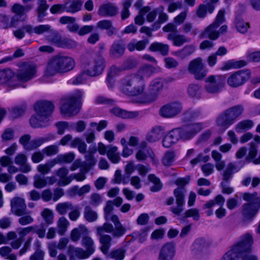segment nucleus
I'll return each instance as SVG.
<instances>
[{"mask_svg": "<svg viewBox=\"0 0 260 260\" xmlns=\"http://www.w3.org/2000/svg\"><path fill=\"white\" fill-rule=\"evenodd\" d=\"M81 64L85 69L73 81L74 85H79L86 81V76L96 77L102 74L106 63L104 57L101 54L89 51L81 57Z\"/></svg>", "mask_w": 260, "mask_h": 260, "instance_id": "1", "label": "nucleus"}, {"mask_svg": "<svg viewBox=\"0 0 260 260\" xmlns=\"http://www.w3.org/2000/svg\"><path fill=\"white\" fill-rule=\"evenodd\" d=\"M37 114L29 119L30 125L34 128L44 127L48 125L49 121V102L39 101L34 105Z\"/></svg>", "mask_w": 260, "mask_h": 260, "instance_id": "2", "label": "nucleus"}, {"mask_svg": "<svg viewBox=\"0 0 260 260\" xmlns=\"http://www.w3.org/2000/svg\"><path fill=\"white\" fill-rule=\"evenodd\" d=\"M121 90L125 94L130 96H136L142 93L145 89V84L144 80L136 74L125 76L121 81Z\"/></svg>", "mask_w": 260, "mask_h": 260, "instance_id": "3", "label": "nucleus"}, {"mask_svg": "<svg viewBox=\"0 0 260 260\" xmlns=\"http://www.w3.org/2000/svg\"><path fill=\"white\" fill-rule=\"evenodd\" d=\"M83 93L80 91H77L74 95L65 98L60 108L61 114L63 117H71L78 114L82 105L81 98Z\"/></svg>", "mask_w": 260, "mask_h": 260, "instance_id": "4", "label": "nucleus"}, {"mask_svg": "<svg viewBox=\"0 0 260 260\" xmlns=\"http://www.w3.org/2000/svg\"><path fill=\"white\" fill-rule=\"evenodd\" d=\"M247 203L242 206V214L246 220H252L260 208V197L257 193H244L242 196Z\"/></svg>", "mask_w": 260, "mask_h": 260, "instance_id": "5", "label": "nucleus"}, {"mask_svg": "<svg viewBox=\"0 0 260 260\" xmlns=\"http://www.w3.org/2000/svg\"><path fill=\"white\" fill-rule=\"evenodd\" d=\"M75 66L74 60L70 57L56 55L50 60V75L64 73L72 70Z\"/></svg>", "mask_w": 260, "mask_h": 260, "instance_id": "6", "label": "nucleus"}, {"mask_svg": "<svg viewBox=\"0 0 260 260\" xmlns=\"http://www.w3.org/2000/svg\"><path fill=\"white\" fill-rule=\"evenodd\" d=\"M253 243L252 235L249 233L245 234L241 237L240 241L223 256L221 260H237L243 251L249 249Z\"/></svg>", "mask_w": 260, "mask_h": 260, "instance_id": "7", "label": "nucleus"}, {"mask_svg": "<svg viewBox=\"0 0 260 260\" xmlns=\"http://www.w3.org/2000/svg\"><path fill=\"white\" fill-rule=\"evenodd\" d=\"M203 128L200 123H194L184 125L181 127L174 128L179 140L183 141L193 138Z\"/></svg>", "mask_w": 260, "mask_h": 260, "instance_id": "8", "label": "nucleus"}, {"mask_svg": "<svg viewBox=\"0 0 260 260\" xmlns=\"http://www.w3.org/2000/svg\"><path fill=\"white\" fill-rule=\"evenodd\" d=\"M187 70L197 80H203L207 76L208 72V70L206 69V65L201 57L191 60L188 64Z\"/></svg>", "mask_w": 260, "mask_h": 260, "instance_id": "9", "label": "nucleus"}, {"mask_svg": "<svg viewBox=\"0 0 260 260\" xmlns=\"http://www.w3.org/2000/svg\"><path fill=\"white\" fill-rule=\"evenodd\" d=\"M224 80L225 78L221 76H210L205 80L204 89L209 93H217L223 87Z\"/></svg>", "mask_w": 260, "mask_h": 260, "instance_id": "10", "label": "nucleus"}, {"mask_svg": "<svg viewBox=\"0 0 260 260\" xmlns=\"http://www.w3.org/2000/svg\"><path fill=\"white\" fill-rule=\"evenodd\" d=\"M37 68L35 64L30 63H24L17 70L16 78L17 80L25 83L31 80L36 76Z\"/></svg>", "mask_w": 260, "mask_h": 260, "instance_id": "11", "label": "nucleus"}, {"mask_svg": "<svg viewBox=\"0 0 260 260\" xmlns=\"http://www.w3.org/2000/svg\"><path fill=\"white\" fill-rule=\"evenodd\" d=\"M163 87L164 84L160 79H156L152 81L149 85L148 92L143 95V102L148 103L155 101Z\"/></svg>", "mask_w": 260, "mask_h": 260, "instance_id": "12", "label": "nucleus"}, {"mask_svg": "<svg viewBox=\"0 0 260 260\" xmlns=\"http://www.w3.org/2000/svg\"><path fill=\"white\" fill-rule=\"evenodd\" d=\"M249 70H240L232 74L227 80L228 85L233 88L242 85L250 77Z\"/></svg>", "mask_w": 260, "mask_h": 260, "instance_id": "13", "label": "nucleus"}, {"mask_svg": "<svg viewBox=\"0 0 260 260\" xmlns=\"http://www.w3.org/2000/svg\"><path fill=\"white\" fill-rule=\"evenodd\" d=\"M186 192V189L185 187H177L174 189V195L176 198L177 206L171 208V211L174 214L179 215L183 211Z\"/></svg>", "mask_w": 260, "mask_h": 260, "instance_id": "14", "label": "nucleus"}, {"mask_svg": "<svg viewBox=\"0 0 260 260\" xmlns=\"http://www.w3.org/2000/svg\"><path fill=\"white\" fill-rule=\"evenodd\" d=\"M182 110V106L179 102H173L162 106L160 110V115L165 118H172L179 114Z\"/></svg>", "mask_w": 260, "mask_h": 260, "instance_id": "15", "label": "nucleus"}, {"mask_svg": "<svg viewBox=\"0 0 260 260\" xmlns=\"http://www.w3.org/2000/svg\"><path fill=\"white\" fill-rule=\"evenodd\" d=\"M11 210L17 216H22L29 213L26 211V205L23 199L15 197L11 202Z\"/></svg>", "mask_w": 260, "mask_h": 260, "instance_id": "16", "label": "nucleus"}, {"mask_svg": "<svg viewBox=\"0 0 260 260\" xmlns=\"http://www.w3.org/2000/svg\"><path fill=\"white\" fill-rule=\"evenodd\" d=\"M15 73L10 69L0 70V85L5 83L12 88H16L19 86L17 82H14Z\"/></svg>", "mask_w": 260, "mask_h": 260, "instance_id": "17", "label": "nucleus"}, {"mask_svg": "<svg viewBox=\"0 0 260 260\" xmlns=\"http://www.w3.org/2000/svg\"><path fill=\"white\" fill-rule=\"evenodd\" d=\"M175 253V244L172 242L167 243L161 248L158 260H173Z\"/></svg>", "mask_w": 260, "mask_h": 260, "instance_id": "18", "label": "nucleus"}, {"mask_svg": "<svg viewBox=\"0 0 260 260\" xmlns=\"http://www.w3.org/2000/svg\"><path fill=\"white\" fill-rule=\"evenodd\" d=\"M209 244L203 238H199L194 240L191 246V252L194 255H200L209 247Z\"/></svg>", "mask_w": 260, "mask_h": 260, "instance_id": "19", "label": "nucleus"}, {"mask_svg": "<svg viewBox=\"0 0 260 260\" xmlns=\"http://www.w3.org/2000/svg\"><path fill=\"white\" fill-rule=\"evenodd\" d=\"M244 111V107L243 105H237L226 109L224 110V112L233 123H234L237 119L242 115Z\"/></svg>", "mask_w": 260, "mask_h": 260, "instance_id": "20", "label": "nucleus"}, {"mask_svg": "<svg viewBox=\"0 0 260 260\" xmlns=\"http://www.w3.org/2000/svg\"><path fill=\"white\" fill-rule=\"evenodd\" d=\"M125 45L120 42H114L109 50V56L112 58H119L123 55Z\"/></svg>", "mask_w": 260, "mask_h": 260, "instance_id": "21", "label": "nucleus"}, {"mask_svg": "<svg viewBox=\"0 0 260 260\" xmlns=\"http://www.w3.org/2000/svg\"><path fill=\"white\" fill-rule=\"evenodd\" d=\"M27 158L23 153L18 154L15 157V163L20 166L19 171L24 173H27L31 171L30 166L27 163Z\"/></svg>", "mask_w": 260, "mask_h": 260, "instance_id": "22", "label": "nucleus"}, {"mask_svg": "<svg viewBox=\"0 0 260 260\" xmlns=\"http://www.w3.org/2000/svg\"><path fill=\"white\" fill-rule=\"evenodd\" d=\"M111 220L115 225V229L113 233V237L119 238L122 236L126 232V229L122 226L119 221V218L116 215H113L109 216V220Z\"/></svg>", "mask_w": 260, "mask_h": 260, "instance_id": "23", "label": "nucleus"}, {"mask_svg": "<svg viewBox=\"0 0 260 260\" xmlns=\"http://www.w3.org/2000/svg\"><path fill=\"white\" fill-rule=\"evenodd\" d=\"M218 26L212 23L207 27L205 30L201 33L200 37L201 39L208 38L211 40H215L219 37V32L216 30Z\"/></svg>", "mask_w": 260, "mask_h": 260, "instance_id": "24", "label": "nucleus"}, {"mask_svg": "<svg viewBox=\"0 0 260 260\" xmlns=\"http://www.w3.org/2000/svg\"><path fill=\"white\" fill-rule=\"evenodd\" d=\"M117 13V8L110 3L102 5L98 11V14L103 16H113L116 15Z\"/></svg>", "mask_w": 260, "mask_h": 260, "instance_id": "25", "label": "nucleus"}, {"mask_svg": "<svg viewBox=\"0 0 260 260\" xmlns=\"http://www.w3.org/2000/svg\"><path fill=\"white\" fill-rule=\"evenodd\" d=\"M110 112L116 116L123 119L134 118L139 115L138 112H129L118 107H114L111 109Z\"/></svg>", "mask_w": 260, "mask_h": 260, "instance_id": "26", "label": "nucleus"}, {"mask_svg": "<svg viewBox=\"0 0 260 260\" xmlns=\"http://www.w3.org/2000/svg\"><path fill=\"white\" fill-rule=\"evenodd\" d=\"M236 169V167L234 163H229L221 173L222 182H230L234 173L238 171V170Z\"/></svg>", "mask_w": 260, "mask_h": 260, "instance_id": "27", "label": "nucleus"}, {"mask_svg": "<svg viewBox=\"0 0 260 260\" xmlns=\"http://www.w3.org/2000/svg\"><path fill=\"white\" fill-rule=\"evenodd\" d=\"M148 43L149 40L148 39L138 41L136 40H133L128 43L127 45V48L130 52H133L135 50L141 51L144 50L146 48V47Z\"/></svg>", "mask_w": 260, "mask_h": 260, "instance_id": "28", "label": "nucleus"}, {"mask_svg": "<svg viewBox=\"0 0 260 260\" xmlns=\"http://www.w3.org/2000/svg\"><path fill=\"white\" fill-rule=\"evenodd\" d=\"M216 124L217 125L219 126L221 129H222L223 131H224L233 123L229 119L228 115L226 114V113L224 112V111H223L217 117L216 119Z\"/></svg>", "mask_w": 260, "mask_h": 260, "instance_id": "29", "label": "nucleus"}, {"mask_svg": "<svg viewBox=\"0 0 260 260\" xmlns=\"http://www.w3.org/2000/svg\"><path fill=\"white\" fill-rule=\"evenodd\" d=\"M179 141L176 131L173 129L164 138L162 145L166 148H170Z\"/></svg>", "mask_w": 260, "mask_h": 260, "instance_id": "30", "label": "nucleus"}, {"mask_svg": "<svg viewBox=\"0 0 260 260\" xmlns=\"http://www.w3.org/2000/svg\"><path fill=\"white\" fill-rule=\"evenodd\" d=\"M100 236V242L102 246L100 248L102 252L105 254H108L109 250L111 246V242L112 240L111 236L107 234L98 235Z\"/></svg>", "mask_w": 260, "mask_h": 260, "instance_id": "31", "label": "nucleus"}, {"mask_svg": "<svg viewBox=\"0 0 260 260\" xmlns=\"http://www.w3.org/2000/svg\"><path fill=\"white\" fill-rule=\"evenodd\" d=\"M148 49L151 52H159L162 56H166L169 53V46L167 44L154 42L149 46Z\"/></svg>", "mask_w": 260, "mask_h": 260, "instance_id": "32", "label": "nucleus"}, {"mask_svg": "<svg viewBox=\"0 0 260 260\" xmlns=\"http://www.w3.org/2000/svg\"><path fill=\"white\" fill-rule=\"evenodd\" d=\"M37 8L36 12L37 13L38 20L39 22H42L43 18L47 16V10L48 6L46 0H39L37 2Z\"/></svg>", "mask_w": 260, "mask_h": 260, "instance_id": "33", "label": "nucleus"}, {"mask_svg": "<svg viewBox=\"0 0 260 260\" xmlns=\"http://www.w3.org/2000/svg\"><path fill=\"white\" fill-rule=\"evenodd\" d=\"M96 151L97 147L95 145L90 146L85 154L87 167L89 168L93 167L96 163V160L94 157V154Z\"/></svg>", "mask_w": 260, "mask_h": 260, "instance_id": "34", "label": "nucleus"}, {"mask_svg": "<svg viewBox=\"0 0 260 260\" xmlns=\"http://www.w3.org/2000/svg\"><path fill=\"white\" fill-rule=\"evenodd\" d=\"M83 2L80 0H73L64 3L65 10L66 12L74 13L81 10Z\"/></svg>", "mask_w": 260, "mask_h": 260, "instance_id": "35", "label": "nucleus"}, {"mask_svg": "<svg viewBox=\"0 0 260 260\" xmlns=\"http://www.w3.org/2000/svg\"><path fill=\"white\" fill-rule=\"evenodd\" d=\"M162 128L160 126H155L147 135L146 140L150 142L158 140L162 136Z\"/></svg>", "mask_w": 260, "mask_h": 260, "instance_id": "36", "label": "nucleus"}, {"mask_svg": "<svg viewBox=\"0 0 260 260\" xmlns=\"http://www.w3.org/2000/svg\"><path fill=\"white\" fill-rule=\"evenodd\" d=\"M22 28L29 34L36 33L40 35L44 32L47 31L49 29V26L47 25H40L38 26L33 27L31 25H26L22 27Z\"/></svg>", "mask_w": 260, "mask_h": 260, "instance_id": "37", "label": "nucleus"}, {"mask_svg": "<svg viewBox=\"0 0 260 260\" xmlns=\"http://www.w3.org/2000/svg\"><path fill=\"white\" fill-rule=\"evenodd\" d=\"M117 147L116 146H108L107 157L114 164L118 163L120 160V154L117 152Z\"/></svg>", "mask_w": 260, "mask_h": 260, "instance_id": "38", "label": "nucleus"}, {"mask_svg": "<svg viewBox=\"0 0 260 260\" xmlns=\"http://www.w3.org/2000/svg\"><path fill=\"white\" fill-rule=\"evenodd\" d=\"M32 9L31 5L22 6L19 4H15L11 8L13 13L20 17L24 15L26 12H29Z\"/></svg>", "mask_w": 260, "mask_h": 260, "instance_id": "39", "label": "nucleus"}, {"mask_svg": "<svg viewBox=\"0 0 260 260\" xmlns=\"http://www.w3.org/2000/svg\"><path fill=\"white\" fill-rule=\"evenodd\" d=\"M148 157L154 159L155 154L151 148L147 150L139 149L136 154V159L140 161L146 160Z\"/></svg>", "mask_w": 260, "mask_h": 260, "instance_id": "40", "label": "nucleus"}, {"mask_svg": "<svg viewBox=\"0 0 260 260\" xmlns=\"http://www.w3.org/2000/svg\"><path fill=\"white\" fill-rule=\"evenodd\" d=\"M235 27L239 32L245 34L250 27L248 22H245L240 16H237L235 20Z\"/></svg>", "mask_w": 260, "mask_h": 260, "instance_id": "41", "label": "nucleus"}, {"mask_svg": "<svg viewBox=\"0 0 260 260\" xmlns=\"http://www.w3.org/2000/svg\"><path fill=\"white\" fill-rule=\"evenodd\" d=\"M214 9L215 5L213 4H201L199 6L197 11V15L200 18H204L206 15L207 11L212 13Z\"/></svg>", "mask_w": 260, "mask_h": 260, "instance_id": "42", "label": "nucleus"}, {"mask_svg": "<svg viewBox=\"0 0 260 260\" xmlns=\"http://www.w3.org/2000/svg\"><path fill=\"white\" fill-rule=\"evenodd\" d=\"M195 51V47L192 45H188L184 46L181 50L176 52V55L182 59L190 55Z\"/></svg>", "mask_w": 260, "mask_h": 260, "instance_id": "43", "label": "nucleus"}, {"mask_svg": "<svg viewBox=\"0 0 260 260\" xmlns=\"http://www.w3.org/2000/svg\"><path fill=\"white\" fill-rule=\"evenodd\" d=\"M72 147H77L78 151L82 154H85L87 151V145L85 142L80 138H75L70 143Z\"/></svg>", "mask_w": 260, "mask_h": 260, "instance_id": "44", "label": "nucleus"}, {"mask_svg": "<svg viewBox=\"0 0 260 260\" xmlns=\"http://www.w3.org/2000/svg\"><path fill=\"white\" fill-rule=\"evenodd\" d=\"M254 123L249 119L242 120L239 122L235 127L236 131L238 133H242L253 127Z\"/></svg>", "mask_w": 260, "mask_h": 260, "instance_id": "45", "label": "nucleus"}, {"mask_svg": "<svg viewBox=\"0 0 260 260\" xmlns=\"http://www.w3.org/2000/svg\"><path fill=\"white\" fill-rule=\"evenodd\" d=\"M87 233L88 230L86 228L83 226H79L72 231L70 237L73 241L77 242L80 239L82 234H87Z\"/></svg>", "mask_w": 260, "mask_h": 260, "instance_id": "46", "label": "nucleus"}, {"mask_svg": "<svg viewBox=\"0 0 260 260\" xmlns=\"http://www.w3.org/2000/svg\"><path fill=\"white\" fill-rule=\"evenodd\" d=\"M201 115V112L199 110L189 109L183 114V119L184 121H189L194 120Z\"/></svg>", "mask_w": 260, "mask_h": 260, "instance_id": "47", "label": "nucleus"}, {"mask_svg": "<svg viewBox=\"0 0 260 260\" xmlns=\"http://www.w3.org/2000/svg\"><path fill=\"white\" fill-rule=\"evenodd\" d=\"M153 73V68L151 66L146 65L141 68L137 72L136 75L141 77V80L144 78L150 77Z\"/></svg>", "mask_w": 260, "mask_h": 260, "instance_id": "48", "label": "nucleus"}, {"mask_svg": "<svg viewBox=\"0 0 260 260\" xmlns=\"http://www.w3.org/2000/svg\"><path fill=\"white\" fill-rule=\"evenodd\" d=\"M84 216L87 221L93 222L97 219L98 214L90 206H87L84 209Z\"/></svg>", "mask_w": 260, "mask_h": 260, "instance_id": "49", "label": "nucleus"}, {"mask_svg": "<svg viewBox=\"0 0 260 260\" xmlns=\"http://www.w3.org/2000/svg\"><path fill=\"white\" fill-rule=\"evenodd\" d=\"M81 243L82 246H84L89 252V254L93 253L94 252V242L91 237L86 236L83 237Z\"/></svg>", "mask_w": 260, "mask_h": 260, "instance_id": "50", "label": "nucleus"}, {"mask_svg": "<svg viewBox=\"0 0 260 260\" xmlns=\"http://www.w3.org/2000/svg\"><path fill=\"white\" fill-rule=\"evenodd\" d=\"M175 157V151L169 150L165 153L162 159V163L165 166H171L174 161Z\"/></svg>", "mask_w": 260, "mask_h": 260, "instance_id": "51", "label": "nucleus"}, {"mask_svg": "<svg viewBox=\"0 0 260 260\" xmlns=\"http://www.w3.org/2000/svg\"><path fill=\"white\" fill-rule=\"evenodd\" d=\"M69 222L64 217H60L57 222L58 233L61 235H63L67 230Z\"/></svg>", "mask_w": 260, "mask_h": 260, "instance_id": "52", "label": "nucleus"}, {"mask_svg": "<svg viewBox=\"0 0 260 260\" xmlns=\"http://www.w3.org/2000/svg\"><path fill=\"white\" fill-rule=\"evenodd\" d=\"M148 179L150 182L154 184V185L150 188L151 191H158L162 188V184L160 182V179L156 177L155 175L153 174H150L148 176Z\"/></svg>", "mask_w": 260, "mask_h": 260, "instance_id": "53", "label": "nucleus"}, {"mask_svg": "<svg viewBox=\"0 0 260 260\" xmlns=\"http://www.w3.org/2000/svg\"><path fill=\"white\" fill-rule=\"evenodd\" d=\"M44 154L49 155V146L42 150V152H36L31 156V160L34 163H38L44 158Z\"/></svg>", "mask_w": 260, "mask_h": 260, "instance_id": "54", "label": "nucleus"}, {"mask_svg": "<svg viewBox=\"0 0 260 260\" xmlns=\"http://www.w3.org/2000/svg\"><path fill=\"white\" fill-rule=\"evenodd\" d=\"M56 209L60 214L63 215L68 211L73 209V206L70 202L61 203L56 205Z\"/></svg>", "mask_w": 260, "mask_h": 260, "instance_id": "55", "label": "nucleus"}, {"mask_svg": "<svg viewBox=\"0 0 260 260\" xmlns=\"http://www.w3.org/2000/svg\"><path fill=\"white\" fill-rule=\"evenodd\" d=\"M246 65V62L244 60H239L237 61H229L225 63L222 67V70H228L231 68H239L244 67Z\"/></svg>", "mask_w": 260, "mask_h": 260, "instance_id": "56", "label": "nucleus"}, {"mask_svg": "<svg viewBox=\"0 0 260 260\" xmlns=\"http://www.w3.org/2000/svg\"><path fill=\"white\" fill-rule=\"evenodd\" d=\"M126 249L123 247L113 250L110 253L111 258L115 260H122L125 256Z\"/></svg>", "mask_w": 260, "mask_h": 260, "instance_id": "57", "label": "nucleus"}, {"mask_svg": "<svg viewBox=\"0 0 260 260\" xmlns=\"http://www.w3.org/2000/svg\"><path fill=\"white\" fill-rule=\"evenodd\" d=\"M34 186L37 188H42L47 184V179L41 175H36L34 177Z\"/></svg>", "mask_w": 260, "mask_h": 260, "instance_id": "58", "label": "nucleus"}, {"mask_svg": "<svg viewBox=\"0 0 260 260\" xmlns=\"http://www.w3.org/2000/svg\"><path fill=\"white\" fill-rule=\"evenodd\" d=\"M47 141V138H40L33 139L29 142V144L27 147V150L35 149Z\"/></svg>", "mask_w": 260, "mask_h": 260, "instance_id": "59", "label": "nucleus"}, {"mask_svg": "<svg viewBox=\"0 0 260 260\" xmlns=\"http://www.w3.org/2000/svg\"><path fill=\"white\" fill-rule=\"evenodd\" d=\"M113 225L111 223L106 222L102 226H98L96 228V234L97 235L104 234V232L109 233L113 234V231H114Z\"/></svg>", "mask_w": 260, "mask_h": 260, "instance_id": "60", "label": "nucleus"}, {"mask_svg": "<svg viewBox=\"0 0 260 260\" xmlns=\"http://www.w3.org/2000/svg\"><path fill=\"white\" fill-rule=\"evenodd\" d=\"M182 31L185 34L190 33L193 36H196L198 33V29L197 28H193L192 24L190 22H186L182 26Z\"/></svg>", "mask_w": 260, "mask_h": 260, "instance_id": "61", "label": "nucleus"}, {"mask_svg": "<svg viewBox=\"0 0 260 260\" xmlns=\"http://www.w3.org/2000/svg\"><path fill=\"white\" fill-rule=\"evenodd\" d=\"M132 0H126L123 3V9L121 11V15L122 20H124L128 18L129 16L130 13L128 8L132 5Z\"/></svg>", "mask_w": 260, "mask_h": 260, "instance_id": "62", "label": "nucleus"}, {"mask_svg": "<svg viewBox=\"0 0 260 260\" xmlns=\"http://www.w3.org/2000/svg\"><path fill=\"white\" fill-rule=\"evenodd\" d=\"M64 194V190L59 187L54 188L53 192H50V200L52 199L53 201L56 202Z\"/></svg>", "mask_w": 260, "mask_h": 260, "instance_id": "63", "label": "nucleus"}, {"mask_svg": "<svg viewBox=\"0 0 260 260\" xmlns=\"http://www.w3.org/2000/svg\"><path fill=\"white\" fill-rule=\"evenodd\" d=\"M77 46V43L70 39L64 38L62 39L60 42L59 47L62 48H73Z\"/></svg>", "mask_w": 260, "mask_h": 260, "instance_id": "64", "label": "nucleus"}]
</instances>
